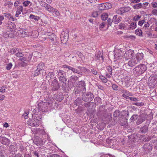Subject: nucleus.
I'll list each match as a JSON object with an SVG mask.
<instances>
[{
    "label": "nucleus",
    "mask_w": 157,
    "mask_h": 157,
    "mask_svg": "<svg viewBox=\"0 0 157 157\" xmlns=\"http://www.w3.org/2000/svg\"><path fill=\"white\" fill-rule=\"evenodd\" d=\"M1 143L3 144L8 145L10 144V140L5 137L1 136L0 138Z\"/></svg>",
    "instance_id": "15"
},
{
    "label": "nucleus",
    "mask_w": 157,
    "mask_h": 157,
    "mask_svg": "<svg viewBox=\"0 0 157 157\" xmlns=\"http://www.w3.org/2000/svg\"><path fill=\"white\" fill-rule=\"evenodd\" d=\"M94 98L93 94L90 92H87L86 93H82V100L86 102H90Z\"/></svg>",
    "instance_id": "2"
},
{
    "label": "nucleus",
    "mask_w": 157,
    "mask_h": 157,
    "mask_svg": "<svg viewBox=\"0 0 157 157\" xmlns=\"http://www.w3.org/2000/svg\"><path fill=\"white\" fill-rule=\"evenodd\" d=\"M56 36L53 34L49 35L47 37V38L48 40H50L51 41H53L55 38H56Z\"/></svg>",
    "instance_id": "29"
},
{
    "label": "nucleus",
    "mask_w": 157,
    "mask_h": 157,
    "mask_svg": "<svg viewBox=\"0 0 157 157\" xmlns=\"http://www.w3.org/2000/svg\"><path fill=\"white\" fill-rule=\"evenodd\" d=\"M46 105L45 103L42 102L38 104V108L39 109L43 112L45 111V106Z\"/></svg>",
    "instance_id": "17"
},
{
    "label": "nucleus",
    "mask_w": 157,
    "mask_h": 157,
    "mask_svg": "<svg viewBox=\"0 0 157 157\" xmlns=\"http://www.w3.org/2000/svg\"><path fill=\"white\" fill-rule=\"evenodd\" d=\"M53 10H52V13L53 12L55 13V15H54V16H59L60 15V13L56 9L53 8Z\"/></svg>",
    "instance_id": "36"
},
{
    "label": "nucleus",
    "mask_w": 157,
    "mask_h": 157,
    "mask_svg": "<svg viewBox=\"0 0 157 157\" xmlns=\"http://www.w3.org/2000/svg\"><path fill=\"white\" fill-rule=\"evenodd\" d=\"M28 125L33 127H36L38 126L39 123V120L36 118H33L29 120L27 122Z\"/></svg>",
    "instance_id": "4"
},
{
    "label": "nucleus",
    "mask_w": 157,
    "mask_h": 157,
    "mask_svg": "<svg viewBox=\"0 0 157 157\" xmlns=\"http://www.w3.org/2000/svg\"><path fill=\"white\" fill-rule=\"evenodd\" d=\"M12 66L13 65L12 63H9L6 64V69H11Z\"/></svg>",
    "instance_id": "63"
},
{
    "label": "nucleus",
    "mask_w": 157,
    "mask_h": 157,
    "mask_svg": "<svg viewBox=\"0 0 157 157\" xmlns=\"http://www.w3.org/2000/svg\"><path fill=\"white\" fill-rule=\"evenodd\" d=\"M133 105H137V106H139L141 107V106H142L144 105V103L143 102H136V103H134L133 104Z\"/></svg>",
    "instance_id": "50"
},
{
    "label": "nucleus",
    "mask_w": 157,
    "mask_h": 157,
    "mask_svg": "<svg viewBox=\"0 0 157 157\" xmlns=\"http://www.w3.org/2000/svg\"><path fill=\"white\" fill-rule=\"evenodd\" d=\"M144 57V54L142 53H138L136 55V59L135 58L134 59L130 60L128 63H125L123 65V68L126 67L127 69H129L130 67H132L137 63L138 62L142 60Z\"/></svg>",
    "instance_id": "1"
},
{
    "label": "nucleus",
    "mask_w": 157,
    "mask_h": 157,
    "mask_svg": "<svg viewBox=\"0 0 157 157\" xmlns=\"http://www.w3.org/2000/svg\"><path fill=\"white\" fill-rule=\"evenodd\" d=\"M120 115V112L118 110H116L113 113V116L114 117H117Z\"/></svg>",
    "instance_id": "52"
},
{
    "label": "nucleus",
    "mask_w": 157,
    "mask_h": 157,
    "mask_svg": "<svg viewBox=\"0 0 157 157\" xmlns=\"http://www.w3.org/2000/svg\"><path fill=\"white\" fill-rule=\"evenodd\" d=\"M40 70L39 69H36L35 71L32 73L33 76H37L40 74Z\"/></svg>",
    "instance_id": "40"
},
{
    "label": "nucleus",
    "mask_w": 157,
    "mask_h": 157,
    "mask_svg": "<svg viewBox=\"0 0 157 157\" xmlns=\"http://www.w3.org/2000/svg\"><path fill=\"white\" fill-rule=\"evenodd\" d=\"M105 10H107L111 8L112 7V5L109 3H105Z\"/></svg>",
    "instance_id": "43"
},
{
    "label": "nucleus",
    "mask_w": 157,
    "mask_h": 157,
    "mask_svg": "<svg viewBox=\"0 0 157 157\" xmlns=\"http://www.w3.org/2000/svg\"><path fill=\"white\" fill-rule=\"evenodd\" d=\"M23 7L22 6H20L18 7L16 12L15 16L18 17L19 15L21 14V13L23 11Z\"/></svg>",
    "instance_id": "20"
},
{
    "label": "nucleus",
    "mask_w": 157,
    "mask_h": 157,
    "mask_svg": "<svg viewBox=\"0 0 157 157\" xmlns=\"http://www.w3.org/2000/svg\"><path fill=\"white\" fill-rule=\"evenodd\" d=\"M145 119L144 118L140 117L138 119L136 122V124L137 125H139L141 124L143 122L145 121Z\"/></svg>",
    "instance_id": "28"
},
{
    "label": "nucleus",
    "mask_w": 157,
    "mask_h": 157,
    "mask_svg": "<svg viewBox=\"0 0 157 157\" xmlns=\"http://www.w3.org/2000/svg\"><path fill=\"white\" fill-rule=\"evenodd\" d=\"M118 122H119L120 125L122 126H125L127 124V119L126 118H119Z\"/></svg>",
    "instance_id": "13"
},
{
    "label": "nucleus",
    "mask_w": 157,
    "mask_h": 157,
    "mask_svg": "<svg viewBox=\"0 0 157 157\" xmlns=\"http://www.w3.org/2000/svg\"><path fill=\"white\" fill-rule=\"evenodd\" d=\"M52 90L53 91H56L59 88V85L58 81L56 79H54L52 81L51 84Z\"/></svg>",
    "instance_id": "7"
},
{
    "label": "nucleus",
    "mask_w": 157,
    "mask_h": 157,
    "mask_svg": "<svg viewBox=\"0 0 157 157\" xmlns=\"http://www.w3.org/2000/svg\"><path fill=\"white\" fill-rule=\"evenodd\" d=\"M29 17L30 19H34L36 21H38L39 20V19H40V18L32 14L30 15Z\"/></svg>",
    "instance_id": "34"
},
{
    "label": "nucleus",
    "mask_w": 157,
    "mask_h": 157,
    "mask_svg": "<svg viewBox=\"0 0 157 157\" xmlns=\"http://www.w3.org/2000/svg\"><path fill=\"white\" fill-rule=\"evenodd\" d=\"M119 28L121 29H124L126 28L125 24L121 23L119 25Z\"/></svg>",
    "instance_id": "48"
},
{
    "label": "nucleus",
    "mask_w": 157,
    "mask_h": 157,
    "mask_svg": "<svg viewBox=\"0 0 157 157\" xmlns=\"http://www.w3.org/2000/svg\"><path fill=\"white\" fill-rule=\"evenodd\" d=\"M99 78L104 83H106L107 81V79L103 76H100Z\"/></svg>",
    "instance_id": "45"
},
{
    "label": "nucleus",
    "mask_w": 157,
    "mask_h": 157,
    "mask_svg": "<svg viewBox=\"0 0 157 157\" xmlns=\"http://www.w3.org/2000/svg\"><path fill=\"white\" fill-rule=\"evenodd\" d=\"M75 104L76 105V106L78 105H80L82 104V101L81 99L80 98H77L75 101L74 102Z\"/></svg>",
    "instance_id": "33"
},
{
    "label": "nucleus",
    "mask_w": 157,
    "mask_h": 157,
    "mask_svg": "<svg viewBox=\"0 0 157 157\" xmlns=\"http://www.w3.org/2000/svg\"><path fill=\"white\" fill-rule=\"evenodd\" d=\"M78 79V78L76 76H71V81L72 82H75Z\"/></svg>",
    "instance_id": "57"
},
{
    "label": "nucleus",
    "mask_w": 157,
    "mask_h": 157,
    "mask_svg": "<svg viewBox=\"0 0 157 157\" xmlns=\"http://www.w3.org/2000/svg\"><path fill=\"white\" fill-rule=\"evenodd\" d=\"M44 67V64L43 63H40L37 67V69H41Z\"/></svg>",
    "instance_id": "49"
},
{
    "label": "nucleus",
    "mask_w": 157,
    "mask_h": 157,
    "mask_svg": "<svg viewBox=\"0 0 157 157\" xmlns=\"http://www.w3.org/2000/svg\"><path fill=\"white\" fill-rule=\"evenodd\" d=\"M34 155L36 157H39L40 153L38 151H35L33 153Z\"/></svg>",
    "instance_id": "59"
},
{
    "label": "nucleus",
    "mask_w": 157,
    "mask_h": 157,
    "mask_svg": "<svg viewBox=\"0 0 157 157\" xmlns=\"http://www.w3.org/2000/svg\"><path fill=\"white\" fill-rule=\"evenodd\" d=\"M44 100L45 101V102L44 103H45L46 105H47L46 103H47L49 105H51L53 103V99L51 96L48 95L45 98Z\"/></svg>",
    "instance_id": "11"
},
{
    "label": "nucleus",
    "mask_w": 157,
    "mask_h": 157,
    "mask_svg": "<svg viewBox=\"0 0 157 157\" xmlns=\"http://www.w3.org/2000/svg\"><path fill=\"white\" fill-rule=\"evenodd\" d=\"M65 33L63 34V33H62L60 35L61 41L63 44L67 42L68 39L67 34H66V35H65Z\"/></svg>",
    "instance_id": "14"
},
{
    "label": "nucleus",
    "mask_w": 157,
    "mask_h": 157,
    "mask_svg": "<svg viewBox=\"0 0 157 157\" xmlns=\"http://www.w3.org/2000/svg\"><path fill=\"white\" fill-rule=\"evenodd\" d=\"M121 17L120 16L118 17V16L117 15H115L114 16L113 18L112 21L115 24H117L121 21Z\"/></svg>",
    "instance_id": "16"
},
{
    "label": "nucleus",
    "mask_w": 157,
    "mask_h": 157,
    "mask_svg": "<svg viewBox=\"0 0 157 157\" xmlns=\"http://www.w3.org/2000/svg\"><path fill=\"white\" fill-rule=\"evenodd\" d=\"M148 127L147 125H144L140 129V131L142 133H145L148 131Z\"/></svg>",
    "instance_id": "27"
},
{
    "label": "nucleus",
    "mask_w": 157,
    "mask_h": 157,
    "mask_svg": "<svg viewBox=\"0 0 157 157\" xmlns=\"http://www.w3.org/2000/svg\"><path fill=\"white\" fill-rule=\"evenodd\" d=\"M46 140L44 139L42 140L41 139H40L38 140L37 141V140H35L34 141L35 142V144H36L37 145H43L45 143V142Z\"/></svg>",
    "instance_id": "22"
},
{
    "label": "nucleus",
    "mask_w": 157,
    "mask_h": 157,
    "mask_svg": "<svg viewBox=\"0 0 157 157\" xmlns=\"http://www.w3.org/2000/svg\"><path fill=\"white\" fill-rule=\"evenodd\" d=\"M15 56L17 57L23 58L24 56V54L20 52H17L15 54Z\"/></svg>",
    "instance_id": "41"
},
{
    "label": "nucleus",
    "mask_w": 157,
    "mask_h": 157,
    "mask_svg": "<svg viewBox=\"0 0 157 157\" xmlns=\"http://www.w3.org/2000/svg\"><path fill=\"white\" fill-rule=\"evenodd\" d=\"M130 10L131 8L129 6L122 7L116 10V13L118 14L122 15L123 13L129 11Z\"/></svg>",
    "instance_id": "5"
},
{
    "label": "nucleus",
    "mask_w": 157,
    "mask_h": 157,
    "mask_svg": "<svg viewBox=\"0 0 157 157\" xmlns=\"http://www.w3.org/2000/svg\"><path fill=\"white\" fill-rule=\"evenodd\" d=\"M145 20H143L141 21H139L138 22V25L140 26H142L143 24L145 23Z\"/></svg>",
    "instance_id": "64"
},
{
    "label": "nucleus",
    "mask_w": 157,
    "mask_h": 157,
    "mask_svg": "<svg viewBox=\"0 0 157 157\" xmlns=\"http://www.w3.org/2000/svg\"><path fill=\"white\" fill-rule=\"evenodd\" d=\"M64 96L62 94H57L56 96V99L59 102H61L63 99Z\"/></svg>",
    "instance_id": "26"
},
{
    "label": "nucleus",
    "mask_w": 157,
    "mask_h": 157,
    "mask_svg": "<svg viewBox=\"0 0 157 157\" xmlns=\"http://www.w3.org/2000/svg\"><path fill=\"white\" fill-rule=\"evenodd\" d=\"M30 2H31L30 1H27L24 2L23 3V4L24 6H27L30 3Z\"/></svg>",
    "instance_id": "62"
},
{
    "label": "nucleus",
    "mask_w": 157,
    "mask_h": 157,
    "mask_svg": "<svg viewBox=\"0 0 157 157\" xmlns=\"http://www.w3.org/2000/svg\"><path fill=\"white\" fill-rule=\"evenodd\" d=\"M136 22H132L130 25V28L132 29H133L136 28Z\"/></svg>",
    "instance_id": "38"
},
{
    "label": "nucleus",
    "mask_w": 157,
    "mask_h": 157,
    "mask_svg": "<svg viewBox=\"0 0 157 157\" xmlns=\"http://www.w3.org/2000/svg\"><path fill=\"white\" fill-rule=\"evenodd\" d=\"M14 146L13 145H11L9 147V151H10V152L14 151L15 148Z\"/></svg>",
    "instance_id": "60"
},
{
    "label": "nucleus",
    "mask_w": 157,
    "mask_h": 157,
    "mask_svg": "<svg viewBox=\"0 0 157 157\" xmlns=\"http://www.w3.org/2000/svg\"><path fill=\"white\" fill-rule=\"evenodd\" d=\"M121 52H117L115 53L114 57L116 59H121L122 57V54Z\"/></svg>",
    "instance_id": "24"
},
{
    "label": "nucleus",
    "mask_w": 157,
    "mask_h": 157,
    "mask_svg": "<svg viewBox=\"0 0 157 157\" xmlns=\"http://www.w3.org/2000/svg\"><path fill=\"white\" fill-rule=\"evenodd\" d=\"M124 82H125V86L127 87H128L130 86L131 85L130 83L131 78L130 76H127L124 77Z\"/></svg>",
    "instance_id": "12"
},
{
    "label": "nucleus",
    "mask_w": 157,
    "mask_h": 157,
    "mask_svg": "<svg viewBox=\"0 0 157 157\" xmlns=\"http://www.w3.org/2000/svg\"><path fill=\"white\" fill-rule=\"evenodd\" d=\"M39 2L41 6L42 7H46V5H47V4L45 2L42 1H39Z\"/></svg>",
    "instance_id": "54"
},
{
    "label": "nucleus",
    "mask_w": 157,
    "mask_h": 157,
    "mask_svg": "<svg viewBox=\"0 0 157 157\" xmlns=\"http://www.w3.org/2000/svg\"><path fill=\"white\" fill-rule=\"evenodd\" d=\"M21 49L20 48H15L11 49L10 51L9 52L12 54H15L18 52H21Z\"/></svg>",
    "instance_id": "19"
},
{
    "label": "nucleus",
    "mask_w": 157,
    "mask_h": 157,
    "mask_svg": "<svg viewBox=\"0 0 157 157\" xmlns=\"http://www.w3.org/2000/svg\"><path fill=\"white\" fill-rule=\"evenodd\" d=\"M59 81L60 82V84L62 86L63 90H64L66 89V82L67 81L66 78L63 75L61 76L59 78Z\"/></svg>",
    "instance_id": "6"
},
{
    "label": "nucleus",
    "mask_w": 157,
    "mask_h": 157,
    "mask_svg": "<svg viewBox=\"0 0 157 157\" xmlns=\"http://www.w3.org/2000/svg\"><path fill=\"white\" fill-rule=\"evenodd\" d=\"M106 110L105 109L104 107L102 105L100 107L99 110V111L101 113H104L106 112Z\"/></svg>",
    "instance_id": "42"
},
{
    "label": "nucleus",
    "mask_w": 157,
    "mask_h": 157,
    "mask_svg": "<svg viewBox=\"0 0 157 157\" xmlns=\"http://www.w3.org/2000/svg\"><path fill=\"white\" fill-rule=\"evenodd\" d=\"M13 5V3L11 2H6L4 4V6H8V7H10Z\"/></svg>",
    "instance_id": "46"
},
{
    "label": "nucleus",
    "mask_w": 157,
    "mask_h": 157,
    "mask_svg": "<svg viewBox=\"0 0 157 157\" xmlns=\"http://www.w3.org/2000/svg\"><path fill=\"white\" fill-rule=\"evenodd\" d=\"M9 36V33H4L2 34V36L5 38H8Z\"/></svg>",
    "instance_id": "61"
},
{
    "label": "nucleus",
    "mask_w": 157,
    "mask_h": 157,
    "mask_svg": "<svg viewBox=\"0 0 157 157\" xmlns=\"http://www.w3.org/2000/svg\"><path fill=\"white\" fill-rule=\"evenodd\" d=\"M145 71V69H135L133 73L136 75L138 76L142 74Z\"/></svg>",
    "instance_id": "18"
},
{
    "label": "nucleus",
    "mask_w": 157,
    "mask_h": 157,
    "mask_svg": "<svg viewBox=\"0 0 157 157\" xmlns=\"http://www.w3.org/2000/svg\"><path fill=\"white\" fill-rule=\"evenodd\" d=\"M32 56V53L27 54H26V57H23L21 58H20L19 59V60L22 62H29L31 59Z\"/></svg>",
    "instance_id": "9"
},
{
    "label": "nucleus",
    "mask_w": 157,
    "mask_h": 157,
    "mask_svg": "<svg viewBox=\"0 0 157 157\" xmlns=\"http://www.w3.org/2000/svg\"><path fill=\"white\" fill-rule=\"evenodd\" d=\"M77 87L79 88L80 89H81L82 93H85L86 92V88L84 82L83 81L79 82L78 84V86Z\"/></svg>",
    "instance_id": "10"
},
{
    "label": "nucleus",
    "mask_w": 157,
    "mask_h": 157,
    "mask_svg": "<svg viewBox=\"0 0 157 157\" xmlns=\"http://www.w3.org/2000/svg\"><path fill=\"white\" fill-rule=\"evenodd\" d=\"M5 16L9 20L12 21H14L15 20L13 16L10 13H6L4 14Z\"/></svg>",
    "instance_id": "21"
},
{
    "label": "nucleus",
    "mask_w": 157,
    "mask_h": 157,
    "mask_svg": "<svg viewBox=\"0 0 157 157\" xmlns=\"http://www.w3.org/2000/svg\"><path fill=\"white\" fill-rule=\"evenodd\" d=\"M138 117V116L137 114H133L130 119V121L131 122H133L136 120Z\"/></svg>",
    "instance_id": "35"
},
{
    "label": "nucleus",
    "mask_w": 157,
    "mask_h": 157,
    "mask_svg": "<svg viewBox=\"0 0 157 157\" xmlns=\"http://www.w3.org/2000/svg\"><path fill=\"white\" fill-rule=\"evenodd\" d=\"M157 78V76L155 75L154 76H150L148 80V84L150 88L154 87L155 85V82Z\"/></svg>",
    "instance_id": "3"
},
{
    "label": "nucleus",
    "mask_w": 157,
    "mask_h": 157,
    "mask_svg": "<svg viewBox=\"0 0 157 157\" xmlns=\"http://www.w3.org/2000/svg\"><path fill=\"white\" fill-rule=\"evenodd\" d=\"M95 56L96 57V59L100 60H102V61H103V58L102 54H101L100 52H98L97 54H95Z\"/></svg>",
    "instance_id": "25"
},
{
    "label": "nucleus",
    "mask_w": 157,
    "mask_h": 157,
    "mask_svg": "<svg viewBox=\"0 0 157 157\" xmlns=\"http://www.w3.org/2000/svg\"><path fill=\"white\" fill-rule=\"evenodd\" d=\"M6 88V86H3L0 87V92L2 93H4Z\"/></svg>",
    "instance_id": "47"
},
{
    "label": "nucleus",
    "mask_w": 157,
    "mask_h": 157,
    "mask_svg": "<svg viewBox=\"0 0 157 157\" xmlns=\"http://www.w3.org/2000/svg\"><path fill=\"white\" fill-rule=\"evenodd\" d=\"M98 9L100 10H105L104 3H101L98 6Z\"/></svg>",
    "instance_id": "37"
},
{
    "label": "nucleus",
    "mask_w": 157,
    "mask_h": 157,
    "mask_svg": "<svg viewBox=\"0 0 157 157\" xmlns=\"http://www.w3.org/2000/svg\"><path fill=\"white\" fill-rule=\"evenodd\" d=\"M112 66H113V67L115 69L119 68L118 67L119 65L118 64V63H112Z\"/></svg>",
    "instance_id": "55"
},
{
    "label": "nucleus",
    "mask_w": 157,
    "mask_h": 157,
    "mask_svg": "<svg viewBox=\"0 0 157 157\" xmlns=\"http://www.w3.org/2000/svg\"><path fill=\"white\" fill-rule=\"evenodd\" d=\"M45 8L50 13H52V10H53V8L51 6L47 4L46 5Z\"/></svg>",
    "instance_id": "31"
},
{
    "label": "nucleus",
    "mask_w": 157,
    "mask_h": 157,
    "mask_svg": "<svg viewBox=\"0 0 157 157\" xmlns=\"http://www.w3.org/2000/svg\"><path fill=\"white\" fill-rule=\"evenodd\" d=\"M9 26L8 27L10 30L12 31L13 32L15 31L16 29V25L14 23H11L10 24H9Z\"/></svg>",
    "instance_id": "23"
},
{
    "label": "nucleus",
    "mask_w": 157,
    "mask_h": 157,
    "mask_svg": "<svg viewBox=\"0 0 157 157\" xmlns=\"http://www.w3.org/2000/svg\"><path fill=\"white\" fill-rule=\"evenodd\" d=\"M94 101L95 102L100 104L101 102V99L99 97H97L94 98Z\"/></svg>",
    "instance_id": "51"
},
{
    "label": "nucleus",
    "mask_w": 157,
    "mask_h": 157,
    "mask_svg": "<svg viewBox=\"0 0 157 157\" xmlns=\"http://www.w3.org/2000/svg\"><path fill=\"white\" fill-rule=\"evenodd\" d=\"M141 16L139 15H136L133 17V20L135 21H137L141 18Z\"/></svg>",
    "instance_id": "53"
},
{
    "label": "nucleus",
    "mask_w": 157,
    "mask_h": 157,
    "mask_svg": "<svg viewBox=\"0 0 157 157\" xmlns=\"http://www.w3.org/2000/svg\"><path fill=\"white\" fill-rule=\"evenodd\" d=\"M135 33L136 34L140 36L142 35V31L141 29L138 28L136 30Z\"/></svg>",
    "instance_id": "39"
},
{
    "label": "nucleus",
    "mask_w": 157,
    "mask_h": 157,
    "mask_svg": "<svg viewBox=\"0 0 157 157\" xmlns=\"http://www.w3.org/2000/svg\"><path fill=\"white\" fill-rule=\"evenodd\" d=\"M75 93V94H78L80 92H82V90L79 88L76 87L74 89Z\"/></svg>",
    "instance_id": "44"
},
{
    "label": "nucleus",
    "mask_w": 157,
    "mask_h": 157,
    "mask_svg": "<svg viewBox=\"0 0 157 157\" xmlns=\"http://www.w3.org/2000/svg\"><path fill=\"white\" fill-rule=\"evenodd\" d=\"M92 16L94 17H96L98 16V12L95 11L93 12L92 14Z\"/></svg>",
    "instance_id": "58"
},
{
    "label": "nucleus",
    "mask_w": 157,
    "mask_h": 157,
    "mask_svg": "<svg viewBox=\"0 0 157 157\" xmlns=\"http://www.w3.org/2000/svg\"><path fill=\"white\" fill-rule=\"evenodd\" d=\"M134 54V51L130 49L126 52L124 55V57L126 60H128L131 58Z\"/></svg>",
    "instance_id": "8"
},
{
    "label": "nucleus",
    "mask_w": 157,
    "mask_h": 157,
    "mask_svg": "<svg viewBox=\"0 0 157 157\" xmlns=\"http://www.w3.org/2000/svg\"><path fill=\"white\" fill-rule=\"evenodd\" d=\"M112 87L114 90H117L118 89V86L116 84H113L112 85Z\"/></svg>",
    "instance_id": "56"
},
{
    "label": "nucleus",
    "mask_w": 157,
    "mask_h": 157,
    "mask_svg": "<svg viewBox=\"0 0 157 157\" xmlns=\"http://www.w3.org/2000/svg\"><path fill=\"white\" fill-rule=\"evenodd\" d=\"M108 15L107 13H103L101 15V19L103 21H105L108 18Z\"/></svg>",
    "instance_id": "32"
},
{
    "label": "nucleus",
    "mask_w": 157,
    "mask_h": 157,
    "mask_svg": "<svg viewBox=\"0 0 157 157\" xmlns=\"http://www.w3.org/2000/svg\"><path fill=\"white\" fill-rule=\"evenodd\" d=\"M133 8L135 9H139L142 7V4L141 3L136 4L132 6Z\"/></svg>",
    "instance_id": "30"
}]
</instances>
